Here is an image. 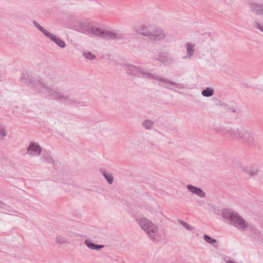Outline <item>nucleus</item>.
<instances>
[{
	"mask_svg": "<svg viewBox=\"0 0 263 263\" xmlns=\"http://www.w3.org/2000/svg\"><path fill=\"white\" fill-rule=\"evenodd\" d=\"M232 111L233 112H236V110H235V109H233V110H232Z\"/></svg>",
	"mask_w": 263,
	"mask_h": 263,
	"instance_id": "obj_35",
	"label": "nucleus"
},
{
	"mask_svg": "<svg viewBox=\"0 0 263 263\" xmlns=\"http://www.w3.org/2000/svg\"><path fill=\"white\" fill-rule=\"evenodd\" d=\"M20 82L27 86H32L35 87L37 90L39 88V86H36L37 82H42L41 80L35 79L29 74L27 71H24L21 73L20 77Z\"/></svg>",
	"mask_w": 263,
	"mask_h": 263,
	"instance_id": "obj_6",
	"label": "nucleus"
},
{
	"mask_svg": "<svg viewBox=\"0 0 263 263\" xmlns=\"http://www.w3.org/2000/svg\"><path fill=\"white\" fill-rule=\"evenodd\" d=\"M186 45L188 57L191 58L194 54L195 50L193 48L195 47V45L188 43L186 44Z\"/></svg>",
	"mask_w": 263,
	"mask_h": 263,
	"instance_id": "obj_20",
	"label": "nucleus"
},
{
	"mask_svg": "<svg viewBox=\"0 0 263 263\" xmlns=\"http://www.w3.org/2000/svg\"><path fill=\"white\" fill-rule=\"evenodd\" d=\"M41 159L46 163H51L53 166L57 164V162L53 160L50 153L47 151L43 152Z\"/></svg>",
	"mask_w": 263,
	"mask_h": 263,
	"instance_id": "obj_14",
	"label": "nucleus"
},
{
	"mask_svg": "<svg viewBox=\"0 0 263 263\" xmlns=\"http://www.w3.org/2000/svg\"><path fill=\"white\" fill-rule=\"evenodd\" d=\"M5 204L2 202V201L0 200V207L1 208H4V205H5Z\"/></svg>",
	"mask_w": 263,
	"mask_h": 263,
	"instance_id": "obj_32",
	"label": "nucleus"
},
{
	"mask_svg": "<svg viewBox=\"0 0 263 263\" xmlns=\"http://www.w3.org/2000/svg\"><path fill=\"white\" fill-rule=\"evenodd\" d=\"M154 125V122L150 120H145L142 122V126L146 129L150 130Z\"/></svg>",
	"mask_w": 263,
	"mask_h": 263,
	"instance_id": "obj_24",
	"label": "nucleus"
},
{
	"mask_svg": "<svg viewBox=\"0 0 263 263\" xmlns=\"http://www.w3.org/2000/svg\"><path fill=\"white\" fill-rule=\"evenodd\" d=\"M204 240L208 243L210 244H213L216 242V240L215 239L212 238L209 235L205 234L203 237Z\"/></svg>",
	"mask_w": 263,
	"mask_h": 263,
	"instance_id": "obj_27",
	"label": "nucleus"
},
{
	"mask_svg": "<svg viewBox=\"0 0 263 263\" xmlns=\"http://www.w3.org/2000/svg\"><path fill=\"white\" fill-rule=\"evenodd\" d=\"M37 85L40 86L37 91L45 93L47 98L59 101L62 92L53 90L43 82H37Z\"/></svg>",
	"mask_w": 263,
	"mask_h": 263,
	"instance_id": "obj_4",
	"label": "nucleus"
},
{
	"mask_svg": "<svg viewBox=\"0 0 263 263\" xmlns=\"http://www.w3.org/2000/svg\"><path fill=\"white\" fill-rule=\"evenodd\" d=\"M243 129L239 130L238 128H230V137L237 140H241Z\"/></svg>",
	"mask_w": 263,
	"mask_h": 263,
	"instance_id": "obj_12",
	"label": "nucleus"
},
{
	"mask_svg": "<svg viewBox=\"0 0 263 263\" xmlns=\"http://www.w3.org/2000/svg\"><path fill=\"white\" fill-rule=\"evenodd\" d=\"M55 242L59 245L68 243L69 241L67 239L60 235H58L55 237Z\"/></svg>",
	"mask_w": 263,
	"mask_h": 263,
	"instance_id": "obj_25",
	"label": "nucleus"
},
{
	"mask_svg": "<svg viewBox=\"0 0 263 263\" xmlns=\"http://www.w3.org/2000/svg\"><path fill=\"white\" fill-rule=\"evenodd\" d=\"M139 224L140 227L146 232L150 239L154 241H156L155 236L157 230L152 222L146 218H142L140 219Z\"/></svg>",
	"mask_w": 263,
	"mask_h": 263,
	"instance_id": "obj_5",
	"label": "nucleus"
},
{
	"mask_svg": "<svg viewBox=\"0 0 263 263\" xmlns=\"http://www.w3.org/2000/svg\"><path fill=\"white\" fill-rule=\"evenodd\" d=\"M27 151L30 156H39L41 154L42 147L37 143L32 141L27 148Z\"/></svg>",
	"mask_w": 263,
	"mask_h": 263,
	"instance_id": "obj_9",
	"label": "nucleus"
},
{
	"mask_svg": "<svg viewBox=\"0 0 263 263\" xmlns=\"http://www.w3.org/2000/svg\"><path fill=\"white\" fill-rule=\"evenodd\" d=\"M34 26L37 28L41 32H42L46 37L48 35L50 32L45 29L42 27L36 21H34L33 22Z\"/></svg>",
	"mask_w": 263,
	"mask_h": 263,
	"instance_id": "obj_23",
	"label": "nucleus"
},
{
	"mask_svg": "<svg viewBox=\"0 0 263 263\" xmlns=\"http://www.w3.org/2000/svg\"><path fill=\"white\" fill-rule=\"evenodd\" d=\"M59 101L66 105H78L81 106L85 105L84 102L77 100L76 99L72 98L70 95H65L63 93H61Z\"/></svg>",
	"mask_w": 263,
	"mask_h": 263,
	"instance_id": "obj_8",
	"label": "nucleus"
},
{
	"mask_svg": "<svg viewBox=\"0 0 263 263\" xmlns=\"http://www.w3.org/2000/svg\"><path fill=\"white\" fill-rule=\"evenodd\" d=\"M249 8L251 11L257 15H263V4L250 3Z\"/></svg>",
	"mask_w": 263,
	"mask_h": 263,
	"instance_id": "obj_10",
	"label": "nucleus"
},
{
	"mask_svg": "<svg viewBox=\"0 0 263 263\" xmlns=\"http://www.w3.org/2000/svg\"><path fill=\"white\" fill-rule=\"evenodd\" d=\"M214 89L211 87H207L201 91L202 95L206 97H211L214 95Z\"/></svg>",
	"mask_w": 263,
	"mask_h": 263,
	"instance_id": "obj_22",
	"label": "nucleus"
},
{
	"mask_svg": "<svg viewBox=\"0 0 263 263\" xmlns=\"http://www.w3.org/2000/svg\"><path fill=\"white\" fill-rule=\"evenodd\" d=\"M178 221L179 222L180 224H181L184 228H185L187 230L190 231L194 230V228L193 226H190V224L184 222V221L181 219H178Z\"/></svg>",
	"mask_w": 263,
	"mask_h": 263,
	"instance_id": "obj_26",
	"label": "nucleus"
},
{
	"mask_svg": "<svg viewBox=\"0 0 263 263\" xmlns=\"http://www.w3.org/2000/svg\"><path fill=\"white\" fill-rule=\"evenodd\" d=\"M126 70L127 74L133 75L135 77L142 78H146L148 79H155L157 81L163 82L165 83L175 85L176 87H178L179 85L178 83H175L166 79L163 78L157 74H152L146 72L144 69L141 66L129 65L127 67Z\"/></svg>",
	"mask_w": 263,
	"mask_h": 263,
	"instance_id": "obj_2",
	"label": "nucleus"
},
{
	"mask_svg": "<svg viewBox=\"0 0 263 263\" xmlns=\"http://www.w3.org/2000/svg\"><path fill=\"white\" fill-rule=\"evenodd\" d=\"M222 218L233 224L235 227L243 230H246L248 224L244 219L236 212L229 209H223L221 211Z\"/></svg>",
	"mask_w": 263,
	"mask_h": 263,
	"instance_id": "obj_3",
	"label": "nucleus"
},
{
	"mask_svg": "<svg viewBox=\"0 0 263 263\" xmlns=\"http://www.w3.org/2000/svg\"><path fill=\"white\" fill-rule=\"evenodd\" d=\"M187 189L192 193L196 194L201 198L204 197L205 196V194L202 190L193 185H187Z\"/></svg>",
	"mask_w": 263,
	"mask_h": 263,
	"instance_id": "obj_15",
	"label": "nucleus"
},
{
	"mask_svg": "<svg viewBox=\"0 0 263 263\" xmlns=\"http://www.w3.org/2000/svg\"><path fill=\"white\" fill-rule=\"evenodd\" d=\"M84 244L90 249L95 250H100L104 248V246L102 245H97L89 240H85Z\"/></svg>",
	"mask_w": 263,
	"mask_h": 263,
	"instance_id": "obj_17",
	"label": "nucleus"
},
{
	"mask_svg": "<svg viewBox=\"0 0 263 263\" xmlns=\"http://www.w3.org/2000/svg\"><path fill=\"white\" fill-rule=\"evenodd\" d=\"M47 37L50 39L52 42H54L58 46L61 48H63L66 46V44L64 40L58 37L55 35L50 32L47 36Z\"/></svg>",
	"mask_w": 263,
	"mask_h": 263,
	"instance_id": "obj_13",
	"label": "nucleus"
},
{
	"mask_svg": "<svg viewBox=\"0 0 263 263\" xmlns=\"http://www.w3.org/2000/svg\"><path fill=\"white\" fill-rule=\"evenodd\" d=\"M215 130L216 133L223 136L229 135L230 128L217 127L215 129Z\"/></svg>",
	"mask_w": 263,
	"mask_h": 263,
	"instance_id": "obj_21",
	"label": "nucleus"
},
{
	"mask_svg": "<svg viewBox=\"0 0 263 263\" xmlns=\"http://www.w3.org/2000/svg\"><path fill=\"white\" fill-rule=\"evenodd\" d=\"M207 35H208V36H211H211H212V33H209L207 34Z\"/></svg>",
	"mask_w": 263,
	"mask_h": 263,
	"instance_id": "obj_34",
	"label": "nucleus"
},
{
	"mask_svg": "<svg viewBox=\"0 0 263 263\" xmlns=\"http://www.w3.org/2000/svg\"><path fill=\"white\" fill-rule=\"evenodd\" d=\"M216 101V105H219L221 107H223L225 108L229 109V107H228V105L224 104V103H222L220 100L218 99H215Z\"/></svg>",
	"mask_w": 263,
	"mask_h": 263,
	"instance_id": "obj_30",
	"label": "nucleus"
},
{
	"mask_svg": "<svg viewBox=\"0 0 263 263\" xmlns=\"http://www.w3.org/2000/svg\"><path fill=\"white\" fill-rule=\"evenodd\" d=\"M165 37L164 31L162 30H157L150 33L149 39L153 41H159L163 39Z\"/></svg>",
	"mask_w": 263,
	"mask_h": 263,
	"instance_id": "obj_11",
	"label": "nucleus"
},
{
	"mask_svg": "<svg viewBox=\"0 0 263 263\" xmlns=\"http://www.w3.org/2000/svg\"><path fill=\"white\" fill-rule=\"evenodd\" d=\"M241 140L252 147H256L257 142L255 137L249 130L243 129Z\"/></svg>",
	"mask_w": 263,
	"mask_h": 263,
	"instance_id": "obj_7",
	"label": "nucleus"
},
{
	"mask_svg": "<svg viewBox=\"0 0 263 263\" xmlns=\"http://www.w3.org/2000/svg\"><path fill=\"white\" fill-rule=\"evenodd\" d=\"M79 31L86 34H93L107 40L121 41L126 39L124 33L114 32L94 27L90 24L82 23L80 24Z\"/></svg>",
	"mask_w": 263,
	"mask_h": 263,
	"instance_id": "obj_1",
	"label": "nucleus"
},
{
	"mask_svg": "<svg viewBox=\"0 0 263 263\" xmlns=\"http://www.w3.org/2000/svg\"><path fill=\"white\" fill-rule=\"evenodd\" d=\"M102 175L109 184H111L114 181V177L111 173L106 172L105 170H101Z\"/></svg>",
	"mask_w": 263,
	"mask_h": 263,
	"instance_id": "obj_19",
	"label": "nucleus"
},
{
	"mask_svg": "<svg viewBox=\"0 0 263 263\" xmlns=\"http://www.w3.org/2000/svg\"><path fill=\"white\" fill-rule=\"evenodd\" d=\"M83 55L85 58L88 60H93L96 58V56L90 52H84Z\"/></svg>",
	"mask_w": 263,
	"mask_h": 263,
	"instance_id": "obj_29",
	"label": "nucleus"
},
{
	"mask_svg": "<svg viewBox=\"0 0 263 263\" xmlns=\"http://www.w3.org/2000/svg\"><path fill=\"white\" fill-rule=\"evenodd\" d=\"M162 86L166 88H167V89H172L171 87H170L169 86H167L162 85Z\"/></svg>",
	"mask_w": 263,
	"mask_h": 263,
	"instance_id": "obj_33",
	"label": "nucleus"
},
{
	"mask_svg": "<svg viewBox=\"0 0 263 263\" xmlns=\"http://www.w3.org/2000/svg\"><path fill=\"white\" fill-rule=\"evenodd\" d=\"M135 31L139 34L148 37L149 36V35H150V33L151 32L148 30V27L144 25L136 27L135 28Z\"/></svg>",
	"mask_w": 263,
	"mask_h": 263,
	"instance_id": "obj_16",
	"label": "nucleus"
},
{
	"mask_svg": "<svg viewBox=\"0 0 263 263\" xmlns=\"http://www.w3.org/2000/svg\"><path fill=\"white\" fill-rule=\"evenodd\" d=\"M243 172L251 176H254L259 172V169L257 167L247 166L243 168Z\"/></svg>",
	"mask_w": 263,
	"mask_h": 263,
	"instance_id": "obj_18",
	"label": "nucleus"
},
{
	"mask_svg": "<svg viewBox=\"0 0 263 263\" xmlns=\"http://www.w3.org/2000/svg\"><path fill=\"white\" fill-rule=\"evenodd\" d=\"M254 27L258 29L262 32H263V25H261L258 22H255L254 23Z\"/></svg>",
	"mask_w": 263,
	"mask_h": 263,
	"instance_id": "obj_31",
	"label": "nucleus"
},
{
	"mask_svg": "<svg viewBox=\"0 0 263 263\" xmlns=\"http://www.w3.org/2000/svg\"><path fill=\"white\" fill-rule=\"evenodd\" d=\"M6 136V131L5 128L0 125V141Z\"/></svg>",
	"mask_w": 263,
	"mask_h": 263,
	"instance_id": "obj_28",
	"label": "nucleus"
}]
</instances>
